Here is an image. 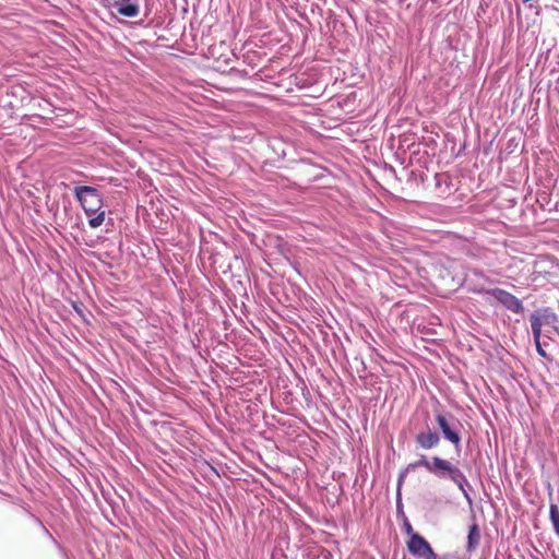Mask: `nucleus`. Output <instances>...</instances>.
<instances>
[{"label": "nucleus", "mask_w": 559, "mask_h": 559, "mask_svg": "<svg viewBox=\"0 0 559 559\" xmlns=\"http://www.w3.org/2000/svg\"><path fill=\"white\" fill-rule=\"evenodd\" d=\"M419 467H424L428 473H430L440 480H447L455 485L457 489L462 492L469 509L473 510L474 498L472 493L474 491V488L465 473L460 468V466L453 463L452 461L441 457L439 455L429 457L427 455L420 454L418 460L409 463L405 468L401 469L399 473L396 481V506L399 511H402L403 508L401 502V490L405 481V478L407 477V474L409 472H413Z\"/></svg>", "instance_id": "obj_1"}, {"label": "nucleus", "mask_w": 559, "mask_h": 559, "mask_svg": "<svg viewBox=\"0 0 559 559\" xmlns=\"http://www.w3.org/2000/svg\"><path fill=\"white\" fill-rule=\"evenodd\" d=\"M435 420L440 429V436L445 441L450 442L457 454L462 451V423L451 413L437 412Z\"/></svg>", "instance_id": "obj_2"}, {"label": "nucleus", "mask_w": 559, "mask_h": 559, "mask_svg": "<svg viewBox=\"0 0 559 559\" xmlns=\"http://www.w3.org/2000/svg\"><path fill=\"white\" fill-rule=\"evenodd\" d=\"M316 546H288L287 536H280L272 551V559H312Z\"/></svg>", "instance_id": "obj_3"}, {"label": "nucleus", "mask_w": 559, "mask_h": 559, "mask_svg": "<svg viewBox=\"0 0 559 559\" xmlns=\"http://www.w3.org/2000/svg\"><path fill=\"white\" fill-rule=\"evenodd\" d=\"M73 195L82 206L85 214L104 207V198L100 190L92 186H75Z\"/></svg>", "instance_id": "obj_4"}, {"label": "nucleus", "mask_w": 559, "mask_h": 559, "mask_svg": "<svg viewBox=\"0 0 559 559\" xmlns=\"http://www.w3.org/2000/svg\"><path fill=\"white\" fill-rule=\"evenodd\" d=\"M407 551L420 559H440L429 542L420 534H412L406 543Z\"/></svg>", "instance_id": "obj_5"}, {"label": "nucleus", "mask_w": 559, "mask_h": 559, "mask_svg": "<svg viewBox=\"0 0 559 559\" xmlns=\"http://www.w3.org/2000/svg\"><path fill=\"white\" fill-rule=\"evenodd\" d=\"M489 283V277L479 269L468 267L464 275L463 285L466 287L467 292L473 294H489V289H487V284Z\"/></svg>", "instance_id": "obj_6"}, {"label": "nucleus", "mask_w": 559, "mask_h": 559, "mask_svg": "<svg viewBox=\"0 0 559 559\" xmlns=\"http://www.w3.org/2000/svg\"><path fill=\"white\" fill-rule=\"evenodd\" d=\"M489 294L507 310L518 314L524 311L522 300L510 292L502 288H491L489 289Z\"/></svg>", "instance_id": "obj_7"}, {"label": "nucleus", "mask_w": 559, "mask_h": 559, "mask_svg": "<svg viewBox=\"0 0 559 559\" xmlns=\"http://www.w3.org/2000/svg\"><path fill=\"white\" fill-rule=\"evenodd\" d=\"M441 442V436L439 431L430 429L427 426L426 429L418 431L415 436V444L417 449L431 450L439 447Z\"/></svg>", "instance_id": "obj_8"}, {"label": "nucleus", "mask_w": 559, "mask_h": 559, "mask_svg": "<svg viewBox=\"0 0 559 559\" xmlns=\"http://www.w3.org/2000/svg\"><path fill=\"white\" fill-rule=\"evenodd\" d=\"M20 107V100L13 92L0 93V117L4 119L14 118L15 110Z\"/></svg>", "instance_id": "obj_9"}, {"label": "nucleus", "mask_w": 559, "mask_h": 559, "mask_svg": "<svg viewBox=\"0 0 559 559\" xmlns=\"http://www.w3.org/2000/svg\"><path fill=\"white\" fill-rule=\"evenodd\" d=\"M109 8L123 17H135L140 14L139 0H115L109 3Z\"/></svg>", "instance_id": "obj_10"}, {"label": "nucleus", "mask_w": 559, "mask_h": 559, "mask_svg": "<svg viewBox=\"0 0 559 559\" xmlns=\"http://www.w3.org/2000/svg\"><path fill=\"white\" fill-rule=\"evenodd\" d=\"M480 542V528L476 522L475 515H473V523L468 526L466 537V551L473 552L476 550Z\"/></svg>", "instance_id": "obj_11"}, {"label": "nucleus", "mask_w": 559, "mask_h": 559, "mask_svg": "<svg viewBox=\"0 0 559 559\" xmlns=\"http://www.w3.org/2000/svg\"><path fill=\"white\" fill-rule=\"evenodd\" d=\"M536 200L542 209L544 210H557L559 206V200L552 202L551 201V193L545 188L540 189L537 192Z\"/></svg>", "instance_id": "obj_12"}, {"label": "nucleus", "mask_w": 559, "mask_h": 559, "mask_svg": "<svg viewBox=\"0 0 559 559\" xmlns=\"http://www.w3.org/2000/svg\"><path fill=\"white\" fill-rule=\"evenodd\" d=\"M88 226L93 229L102 226L106 221V211L102 207L90 214H86Z\"/></svg>", "instance_id": "obj_13"}, {"label": "nucleus", "mask_w": 559, "mask_h": 559, "mask_svg": "<svg viewBox=\"0 0 559 559\" xmlns=\"http://www.w3.org/2000/svg\"><path fill=\"white\" fill-rule=\"evenodd\" d=\"M549 520L556 535L559 537V507L555 503H551L549 507Z\"/></svg>", "instance_id": "obj_14"}, {"label": "nucleus", "mask_w": 559, "mask_h": 559, "mask_svg": "<svg viewBox=\"0 0 559 559\" xmlns=\"http://www.w3.org/2000/svg\"><path fill=\"white\" fill-rule=\"evenodd\" d=\"M534 343L538 355L543 358L549 359V355L546 352V347L548 346L546 338H544L543 336H538V338H534Z\"/></svg>", "instance_id": "obj_15"}, {"label": "nucleus", "mask_w": 559, "mask_h": 559, "mask_svg": "<svg viewBox=\"0 0 559 559\" xmlns=\"http://www.w3.org/2000/svg\"><path fill=\"white\" fill-rule=\"evenodd\" d=\"M312 559H333V555L326 548L317 547V548H314Z\"/></svg>", "instance_id": "obj_16"}, {"label": "nucleus", "mask_w": 559, "mask_h": 559, "mask_svg": "<svg viewBox=\"0 0 559 559\" xmlns=\"http://www.w3.org/2000/svg\"><path fill=\"white\" fill-rule=\"evenodd\" d=\"M151 9L146 5L143 17L135 22V25L141 27H150L152 25V19L150 17Z\"/></svg>", "instance_id": "obj_17"}, {"label": "nucleus", "mask_w": 559, "mask_h": 559, "mask_svg": "<svg viewBox=\"0 0 559 559\" xmlns=\"http://www.w3.org/2000/svg\"><path fill=\"white\" fill-rule=\"evenodd\" d=\"M36 522H37V523L39 524V526L41 527L44 535H45L47 538H49V539L53 543V545H55L56 547L61 548V546H60L59 542H58V540L52 536V534L49 532V530H48V528L43 524V522H41L38 518H36Z\"/></svg>", "instance_id": "obj_18"}, {"label": "nucleus", "mask_w": 559, "mask_h": 559, "mask_svg": "<svg viewBox=\"0 0 559 559\" xmlns=\"http://www.w3.org/2000/svg\"><path fill=\"white\" fill-rule=\"evenodd\" d=\"M404 531L409 537L412 534H418L417 532H414L412 524L407 520L404 521Z\"/></svg>", "instance_id": "obj_19"}, {"label": "nucleus", "mask_w": 559, "mask_h": 559, "mask_svg": "<svg viewBox=\"0 0 559 559\" xmlns=\"http://www.w3.org/2000/svg\"><path fill=\"white\" fill-rule=\"evenodd\" d=\"M435 178L438 186H440L442 181H447L449 179L448 175L445 174H436Z\"/></svg>", "instance_id": "obj_20"}, {"label": "nucleus", "mask_w": 559, "mask_h": 559, "mask_svg": "<svg viewBox=\"0 0 559 559\" xmlns=\"http://www.w3.org/2000/svg\"><path fill=\"white\" fill-rule=\"evenodd\" d=\"M102 493H103V497L105 498V500L111 506L112 509H115V504L111 501V499L109 498V492H106L105 490H103Z\"/></svg>", "instance_id": "obj_21"}, {"label": "nucleus", "mask_w": 559, "mask_h": 559, "mask_svg": "<svg viewBox=\"0 0 559 559\" xmlns=\"http://www.w3.org/2000/svg\"><path fill=\"white\" fill-rule=\"evenodd\" d=\"M73 308L79 314H82V310L80 309L78 304H73Z\"/></svg>", "instance_id": "obj_22"}, {"label": "nucleus", "mask_w": 559, "mask_h": 559, "mask_svg": "<svg viewBox=\"0 0 559 559\" xmlns=\"http://www.w3.org/2000/svg\"><path fill=\"white\" fill-rule=\"evenodd\" d=\"M495 559H498V555L495 556Z\"/></svg>", "instance_id": "obj_23"}]
</instances>
